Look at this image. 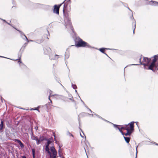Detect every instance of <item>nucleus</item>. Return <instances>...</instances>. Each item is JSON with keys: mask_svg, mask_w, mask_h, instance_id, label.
Returning <instances> with one entry per match:
<instances>
[{"mask_svg": "<svg viewBox=\"0 0 158 158\" xmlns=\"http://www.w3.org/2000/svg\"><path fill=\"white\" fill-rule=\"evenodd\" d=\"M150 60V59H148L147 57H144L143 64L141 62L140 63L144 65L145 69L151 70L153 71L158 70V56L155 55L154 56V59L152 63L148 68L147 66H148Z\"/></svg>", "mask_w": 158, "mask_h": 158, "instance_id": "obj_1", "label": "nucleus"}, {"mask_svg": "<svg viewBox=\"0 0 158 158\" xmlns=\"http://www.w3.org/2000/svg\"><path fill=\"white\" fill-rule=\"evenodd\" d=\"M134 122H131L130 123H129L128 124L129 125V126H128V125H125L123 126L120 129L121 130H126L127 131V129H128L129 131L132 132L134 130Z\"/></svg>", "mask_w": 158, "mask_h": 158, "instance_id": "obj_2", "label": "nucleus"}, {"mask_svg": "<svg viewBox=\"0 0 158 158\" xmlns=\"http://www.w3.org/2000/svg\"><path fill=\"white\" fill-rule=\"evenodd\" d=\"M52 153L49 154L50 158H56L57 155V152L55 148L53 147H52L50 148Z\"/></svg>", "mask_w": 158, "mask_h": 158, "instance_id": "obj_3", "label": "nucleus"}, {"mask_svg": "<svg viewBox=\"0 0 158 158\" xmlns=\"http://www.w3.org/2000/svg\"><path fill=\"white\" fill-rule=\"evenodd\" d=\"M76 46L77 47H85L86 46H89L88 44L83 41L82 40H80L78 42H77V44L76 45Z\"/></svg>", "mask_w": 158, "mask_h": 158, "instance_id": "obj_4", "label": "nucleus"}, {"mask_svg": "<svg viewBox=\"0 0 158 158\" xmlns=\"http://www.w3.org/2000/svg\"><path fill=\"white\" fill-rule=\"evenodd\" d=\"M114 126L115 127L117 128L119 130V131L121 132V133H122V134L123 135H125V136H127V135H129V136H130V134L132 132H131L129 131L128 129H127V133H126L125 134H124V133L123 132V131H122V130H123L121 129L119 127H118V125H115V124H114Z\"/></svg>", "mask_w": 158, "mask_h": 158, "instance_id": "obj_5", "label": "nucleus"}, {"mask_svg": "<svg viewBox=\"0 0 158 158\" xmlns=\"http://www.w3.org/2000/svg\"><path fill=\"white\" fill-rule=\"evenodd\" d=\"M63 2L62 3L60 4L59 5H55L54 6V8L53 10V12L55 13L58 15L59 14V10L60 7L61 6L62 4L64 3Z\"/></svg>", "mask_w": 158, "mask_h": 158, "instance_id": "obj_6", "label": "nucleus"}, {"mask_svg": "<svg viewBox=\"0 0 158 158\" xmlns=\"http://www.w3.org/2000/svg\"><path fill=\"white\" fill-rule=\"evenodd\" d=\"M50 143V141H48L45 147V150L49 154L52 153V152L50 151L49 148L48 147Z\"/></svg>", "mask_w": 158, "mask_h": 158, "instance_id": "obj_7", "label": "nucleus"}, {"mask_svg": "<svg viewBox=\"0 0 158 158\" xmlns=\"http://www.w3.org/2000/svg\"><path fill=\"white\" fill-rule=\"evenodd\" d=\"M44 137L43 136L40 137L39 139L37 138L36 141V143L37 145H39L41 142L44 139Z\"/></svg>", "mask_w": 158, "mask_h": 158, "instance_id": "obj_8", "label": "nucleus"}, {"mask_svg": "<svg viewBox=\"0 0 158 158\" xmlns=\"http://www.w3.org/2000/svg\"><path fill=\"white\" fill-rule=\"evenodd\" d=\"M14 141L15 142H17L18 143H19L21 148H23L24 147V145L18 139H15Z\"/></svg>", "mask_w": 158, "mask_h": 158, "instance_id": "obj_9", "label": "nucleus"}, {"mask_svg": "<svg viewBox=\"0 0 158 158\" xmlns=\"http://www.w3.org/2000/svg\"><path fill=\"white\" fill-rule=\"evenodd\" d=\"M14 141L15 142H17L18 143H19L21 148H23L24 147V145L18 139H15Z\"/></svg>", "mask_w": 158, "mask_h": 158, "instance_id": "obj_10", "label": "nucleus"}, {"mask_svg": "<svg viewBox=\"0 0 158 158\" xmlns=\"http://www.w3.org/2000/svg\"><path fill=\"white\" fill-rule=\"evenodd\" d=\"M65 23H66V22H65ZM65 26H66V27L67 28L68 27V26H69V27L70 28L72 31L73 32V27L72 26L71 23H70V21H69L68 22V25H67L66 23H65Z\"/></svg>", "mask_w": 158, "mask_h": 158, "instance_id": "obj_11", "label": "nucleus"}, {"mask_svg": "<svg viewBox=\"0 0 158 158\" xmlns=\"http://www.w3.org/2000/svg\"><path fill=\"white\" fill-rule=\"evenodd\" d=\"M37 138H37V137L36 136H35L34 135H32L31 136V139L32 140H35L36 141L37 140Z\"/></svg>", "mask_w": 158, "mask_h": 158, "instance_id": "obj_12", "label": "nucleus"}, {"mask_svg": "<svg viewBox=\"0 0 158 158\" xmlns=\"http://www.w3.org/2000/svg\"><path fill=\"white\" fill-rule=\"evenodd\" d=\"M124 138L126 141L127 143H128L130 141V138L129 137H126L124 136Z\"/></svg>", "mask_w": 158, "mask_h": 158, "instance_id": "obj_13", "label": "nucleus"}, {"mask_svg": "<svg viewBox=\"0 0 158 158\" xmlns=\"http://www.w3.org/2000/svg\"><path fill=\"white\" fill-rule=\"evenodd\" d=\"M69 57V53L68 52H66L65 55V59H68Z\"/></svg>", "mask_w": 158, "mask_h": 158, "instance_id": "obj_14", "label": "nucleus"}, {"mask_svg": "<svg viewBox=\"0 0 158 158\" xmlns=\"http://www.w3.org/2000/svg\"><path fill=\"white\" fill-rule=\"evenodd\" d=\"M19 32H21V36L22 37V35H23V36H24L25 37V38H26L27 41L28 42L29 41L28 40V39H27V37L26 36L24 35L23 34L22 32H20V31H19Z\"/></svg>", "mask_w": 158, "mask_h": 158, "instance_id": "obj_15", "label": "nucleus"}, {"mask_svg": "<svg viewBox=\"0 0 158 158\" xmlns=\"http://www.w3.org/2000/svg\"><path fill=\"white\" fill-rule=\"evenodd\" d=\"M3 123L2 121L0 124V130H1L3 127Z\"/></svg>", "mask_w": 158, "mask_h": 158, "instance_id": "obj_16", "label": "nucleus"}, {"mask_svg": "<svg viewBox=\"0 0 158 158\" xmlns=\"http://www.w3.org/2000/svg\"><path fill=\"white\" fill-rule=\"evenodd\" d=\"M33 158H35V150L34 149H32Z\"/></svg>", "mask_w": 158, "mask_h": 158, "instance_id": "obj_17", "label": "nucleus"}, {"mask_svg": "<svg viewBox=\"0 0 158 158\" xmlns=\"http://www.w3.org/2000/svg\"><path fill=\"white\" fill-rule=\"evenodd\" d=\"M58 152H59V156H60V153H61L62 152V150H61V148L60 146H59V147Z\"/></svg>", "mask_w": 158, "mask_h": 158, "instance_id": "obj_18", "label": "nucleus"}, {"mask_svg": "<svg viewBox=\"0 0 158 158\" xmlns=\"http://www.w3.org/2000/svg\"><path fill=\"white\" fill-rule=\"evenodd\" d=\"M105 49H106V48H101L99 49V50L102 52L104 53V51H105Z\"/></svg>", "mask_w": 158, "mask_h": 158, "instance_id": "obj_19", "label": "nucleus"}, {"mask_svg": "<svg viewBox=\"0 0 158 158\" xmlns=\"http://www.w3.org/2000/svg\"><path fill=\"white\" fill-rule=\"evenodd\" d=\"M151 2H153V3H154V4L155 5H158V2H156L154 1H152Z\"/></svg>", "mask_w": 158, "mask_h": 158, "instance_id": "obj_20", "label": "nucleus"}, {"mask_svg": "<svg viewBox=\"0 0 158 158\" xmlns=\"http://www.w3.org/2000/svg\"><path fill=\"white\" fill-rule=\"evenodd\" d=\"M57 56H58L57 55H55V57L54 58H51V56H50V58H51V59L55 60V59H56L57 58H56V57H57Z\"/></svg>", "mask_w": 158, "mask_h": 158, "instance_id": "obj_21", "label": "nucleus"}, {"mask_svg": "<svg viewBox=\"0 0 158 158\" xmlns=\"http://www.w3.org/2000/svg\"><path fill=\"white\" fill-rule=\"evenodd\" d=\"M72 87L74 89H76L77 88V87L76 85H72Z\"/></svg>", "mask_w": 158, "mask_h": 158, "instance_id": "obj_22", "label": "nucleus"}, {"mask_svg": "<svg viewBox=\"0 0 158 158\" xmlns=\"http://www.w3.org/2000/svg\"><path fill=\"white\" fill-rule=\"evenodd\" d=\"M52 91L50 90H49L50 95L49 96H50V97H51V96H52L54 95H52Z\"/></svg>", "mask_w": 158, "mask_h": 158, "instance_id": "obj_23", "label": "nucleus"}, {"mask_svg": "<svg viewBox=\"0 0 158 158\" xmlns=\"http://www.w3.org/2000/svg\"><path fill=\"white\" fill-rule=\"evenodd\" d=\"M39 106H38L37 108H34V109H33V110H38H38V109L39 108Z\"/></svg>", "mask_w": 158, "mask_h": 158, "instance_id": "obj_24", "label": "nucleus"}, {"mask_svg": "<svg viewBox=\"0 0 158 158\" xmlns=\"http://www.w3.org/2000/svg\"><path fill=\"white\" fill-rule=\"evenodd\" d=\"M134 24H135V26H134V28L133 33H134L135 29V28L136 23H135Z\"/></svg>", "mask_w": 158, "mask_h": 158, "instance_id": "obj_25", "label": "nucleus"}, {"mask_svg": "<svg viewBox=\"0 0 158 158\" xmlns=\"http://www.w3.org/2000/svg\"><path fill=\"white\" fill-rule=\"evenodd\" d=\"M48 99H49V100L50 101V102L51 103L52 102V100L50 99V96H49V98H48Z\"/></svg>", "mask_w": 158, "mask_h": 158, "instance_id": "obj_26", "label": "nucleus"}, {"mask_svg": "<svg viewBox=\"0 0 158 158\" xmlns=\"http://www.w3.org/2000/svg\"><path fill=\"white\" fill-rule=\"evenodd\" d=\"M18 60V63H21V61H20V59H19V60Z\"/></svg>", "mask_w": 158, "mask_h": 158, "instance_id": "obj_27", "label": "nucleus"}, {"mask_svg": "<svg viewBox=\"0 0 158 158\" xmlns=\"http://www.w3.org/2000/svg\"><path fill=\"white\" fill-rule=\"evenodd\" d=\"M137 147H136V156H137Z\"/></svg>", "mask_w": 158, "mask_h": 158, "instance_id": "obj_28", "label": "nucleus"}, {"mask_svg": "<svg viewBox=\"0 0 158 158\" xmlns=\"http://www.w3.org/2000/svg\"><path fill=\"white\" fill-rule=\"evenodd\" d=\"M3 20L6 23H7L8 24H9V25H10V24H9V23H7V22L5 21V20H4V19H3Z\"/></svg>", "mask_w": 158, "mask_h": 158, "instance_id": "obj_29", "label": "nucleus"}, {"mask_svg": "<svg viewBox=\"0 0 158 158\" xmlns=\"http://www.w3.org/2000/svg\"><path fill=\"white\" fill-rule=\"evenodd\" d=\"M22 158H26V157L25 156H22Z\"/></svg>", "mask_w": 158, "mask_h": 158, "instance_id": "obj_30", "label": "nucleus"}, {"mask_svg": "<svg viewBox=\"0 0 158 158\" xmlns=\"http://www.w3.org/2000/svg\"><path fill=\"white\" fill-rule=\"evenodd\" d=\"M65 5L64 4V9H63V11H64V9H65Z\"/></svg>", "mask_w": 158, "mask_h": 158, "instance_id": "obj_31", "label": "nucleus"}, {"mask_svg": "<svg viewBox=\"0 0 158 158\" xmlns=\"http://www.w3.org/2000/svg\"><path fill=\"white\" fill-rule=\"evenodd\" d=\"M80 135H81V137H82V138L84 137H83V136L81 135V133H80Z\"/></svg>", "mask_w": 158, "mask_h": 158, "instance_id": "obj_32", "label": "nucleus"}, {"mask_svg": "<svg viewBox=\"0 0 158 158\" xmlns=\"http://www.w3.org/2000/svg\"><path fill=\"white\" fill-rule=\"evenodd\" d=\"M89 110L91 112H92V111L90 109H89Z\"/></svg>", "mask_w": 158, "mask_h": 158, "instance_id": "obj_33", "label": "nucleus"}, {"mask_svg": "<svg viewBox=\"0 0 158 158\" xmlns=\"http://www.w3.org/2000/svg\"><path fill=\"white\" fill-rule=\"evenodd\" d=\"M54 137H55H55H55V135L54 134Z\"/></svg>", "mask_w": 158, "mask_h": 158, "instance_id": "obj_34", "label": "nucleus"}, {"mask_svg": "<svg viewBox=\"0 0 158 158\" xmlns=\"http://www.w3.org/2000/svg\"><path fill=\"white\" fill-rule=\"evenodd\" d=\"M34 108H32L31 109V110H33V109H34Z\"/></svg>", "mask_w": 158, "mask_h": 158, "instance_id": "obj_35", "label": "nucleus"}, {"mask_svg": "<svg viewBox=\"0 0 158 158\" xmlns=\"http://www.w3.org/2000/svg\"><path fill=\"white\" fill-rule=\"evenodd\" d=\"M138 123V122H136V124H137V123Z\"/></svg>", "mask_w": 158, "mask_h": 158, "instance_id": "obj_36", "label": "nucleus"}, {"mask_svg": "<svg viewBox=\"0 0 158 158\" xmlns=\"http://www.w3.org/2000/svg\"><path fill=\"white\" fill-rule=\"evenodd\" d=\"M92 116H94V115L93 114H92Z\"/></svg>", "mask_w": 158, "mask_h": 158, "instance_id": "obj_37", "label": "nucleus"}, {"mask_svg": "<svg viewBox=\"0 0 158 158\" xmlns=\"http://www.w3.org/2000/svg\"><path fill=\"white\" fill-rule=\"evenodd\" d=\"M75 91H76V92H77V90H75Z\"/></svg>", "mask_w": 158, "mask_h": 158, "instance_id": "obj_38", "label": "nucleus"}, {"mask_svg": "<svg viewBox=\"0 0 158 158\" xmlns=\"http://www.w3.org/2000/svg\"><path fill=\"white\" fill-rule=\"evenodd\" d=\"M30 41H32V40H30Z\"/></svg>", "mask_w": 158, "mask_h": 158, "instance_id": "obj_39", "label": "nucleus"}, {"mask_svg": "<svg viewBox=\"0 0 158 158\" xmlns=\"http://www.w3.org/2000/svg\"><path fill=\"white\" fill-rule=\"evenodd\" d=\"M0 57H2V56H0Z\"/></svg>", "mask_w": 158, "mask_h": 158, "instance_id": "obj_40", "label": "nucleus"}]
</instances>
